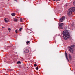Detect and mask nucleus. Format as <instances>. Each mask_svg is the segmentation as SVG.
I'll use <instances>...</instances> for the list:
<instances>
[{"label": "nucleus", "instance_id": "obj_13", "mask_svg": "<svg viewBox=\"0 0 75 75\" xmlns=\"http://www.w3.org/2000/svg\"><path fill=\"white\" fill-rule=\"evenodd\" d=\"M14 69H8V71H13Z\"/></svg>", "mask_w": 75, "mask_h": 75}, {"label": "nucleus", "instance_id": "obj_9", "mask_svg": "<svg viewBox=\"0 0 75 75\" xmlns=\"http://www.w3.org/2000/svg\"><path fill=\"white\" fill-rule=\"evenodd\" d=\"M69 59H71L72 57H71V56L70 54L69 55Z\"/></svg>", "mask_w": 75, "mask_h": 75}, {"label": "nucleus", "instance_id": "obj_5", "mask_svg": "<svg viewBox=\"0 0 75 75\" xmlns=\"http://www.w3.org/2000/svg\"><path fill=\"white\" fill-rule=\"evenodd\" d=\"M65 56L66 57V58L67 60L68 61V62H69V59L68 58V54H67V52H65Z\"/></svg>", "mask_w": 75, "mask_h": 75}, {"label": "nucleus", "instance_id": "obj_32", "mask_svg": "<svg viewBox=\"0 0 75 75\" xmlns=\"http://www.w3.org/2000/svg\"><path fill=\"white\" fill-rule=\"evenodd\" d=\"M35 64H37V63H36V62H35Z\"/></svg>", "mask_w": 75, "mask_h": 75}, {"label": "nucleus", "instance_id": "obj_15", "mask_svg": "<svg viewBox=\"0 0 75 75\" xmlns=\"http://www.w3.org/2000/svg\"><path fill=\"white\" fill-rule=\"evenodd\" d=\"M10 46H8L7 47V48L8 49V48H10Z\"/></svg>", "mask_w": 75, "mask_h": 75}, {"label": "nucleus", "instance_id": "obj_6", "mask_svg": "<svg viewBox=\"0 0 75 75\" xmlns=\"http://www.w3.org/2000/svg\"><path fill=\"white\" fill-rule=\"evenodd\" d=\"M4 21H5V22H6V23H8V22L9 21L8 19L7 18H5L4 19Z\"/></svg>", "mask_w": 75, "mask_h": 75}, {"label": "nucleus", "instance_id": "obj_27", "mask_svg": "<svg viewBox=\"0 0 75 75\" xmlns=\"http://www.w3.org/2000/svg\"><path fill=\"white\" fill-rule=\"evenodd\" d=\"M15 1H16L17 2V0H14Z\"/></svg>", "mask_w": 75, "mask_h": 75}, {"label": "nucleus", "instance_id": "obj_30", "mask_svg": "<svg viewBox=\"0 0 75 75\" xmlns=\"http://www.w3.org/2000/svg\"><path fill=\"white\" fill-rule=\"evenodd\" d=\"M27 68H28V67H27Z\"/></svg>", "mask_w": 75, "mask_h": 75}, {"label": "nucleus", "instance_id": "obj_33", "mask_svg": "<svg viewBox=\"0 0 75 75\" xmlns=\"http://www.w3.org/2000/svg\"><path fill=\"white\" fill-rule=\"evenodd\" d=\"M37 65H36V66H37Z\"/></svg>", "mask_w": 75, "mask_h": 75}, {"label": "nucleus", "instance_id": "obj_20", "mask_svg": "<svg viewBox=\"0 0 75 75\" xmlns=\"http://www.w3.org/2000/svg\"><path fill=\"white\" fill-rule=\"evenodd\" d=\"M59 27H60V28H61V29H62V28H63L62 26H59Z\"/></svg>", "mask_w": 75, "mask_h": 75}, {"label": "nucleus", "instance_id": "obj_18", "mask_svg": "<svg viewBox=\"0 0 75 75\" xmlns=\"http://www.w3.org/2000/svg\"><path fill=\"white\" fill-rule=\"evenodd\" d=\"M22 28H20L19 29V31H21V30H22Z\"/></svg>", "mask_w": 75, "mask_h": 75}, {"label": "nucleus", "instance_id": "obj_16", "mask_svg": "<svg viewBox=\"0 0 75 75\" xmlns=\"http://www.w3.org/2000/svg\"><path fill=\"white\" fill-rule=\"evenodd\" d=\"M36 70H38V67H36Z\"/></svg>", "mask_w": 75, "mask_h": 75}, {"label": "nucleus", "instance_id": "obj_12", "mask_svg": "<svg viewBox=\"0 0 75 75\" xmlns=\"http://www.w3.org/2000/svg\"><path fill=\"white\" fill-rule=\"evenodd\" d=\"M17 64H21V62L20 61L18 62Z\"/></svg>", "mask_w": 75, "mask_h": 75}, {"label": "nucleus", "instance_id": "obj_25", "mask_svg": "<svg viewBox=\"0 0 75 75\" xmlns=\"http://www.w3.org/2000/svg\"><path fill=\"white\" fill-rule=\"evenodd\" d=\"M30 41H28V43L29 44V45H30Z\"/></svg>", "mask_w": 75, "mask_h": 75}, {"label": "nucleus", "instance_id": "obj_31", "mask_svg": "<svg viewBox=\"0 0 75 75\" xmlns=\"http://www.w3.org/2000/svg\"><path fill=\"white\" fill-rule=\"evenodd\" d=\"M51 0H49V1H50Z\"/></svg>", "mask_w": 75, "mask_h": 75}, {"label": "nucleus", "instance_id": "obj_3", "mask_svg": "<svg viewBox=\"0 0 75 75\" xmlns=\"http://www.w3.org/2000/svg\"><path fill=\"white\" fill-rule=\"evenodd\" d=\"M74 47H75V45H71V46H70L69 47V50L70 52H73V51H74Z\"/></svg>", "mask_w": 75, "mask_h": 75}, {"label": "nucleus", "instance_id": "obj_2", "mask_svg": "<svg viewBox=\"0 0 75 75\" xmlns=\"http://www.w3.org/2000/svg\"><path fill=\"white\" fill-rule=\"evenodd\" d=\"M75 10V7L71 8H70L67 11V14L69 16H70L72 12H74Z\"/></svg>", "mask_w": 75, "mask_h": 75}, {"label": "nucleus", "instance_id": "obj_1", "mask_svg": "<svg viewBox=\"0 0 75 75\" xmlns=\"http://www.w3.org/2000/svg\"><path fill=\"white\" fill-rule=\"evenodd\" d=\"M63 37L65 40H68L70 38V34L68 30H65L63 32Z\"/></svg>", "mask_w": 75, "mask_h": 75}, {"label": "nucleus", "instance_id": "obj_7", "mask_svg": "<svg viewBox=\"0 0 75 75\" xmlns=\"http://www.w3.org/2000/svg\"><path fill=\"white\" fill-rule=\"evenodd\" d=\"M13 20L14 21H15V22H17L18 21V19H17L16 18H13Z\"/></svg>", "mask_w": 75, "mask_h": 75}, {"label": "nucleus", "instance_id": "obj_14", "mask_svg": "<svg viewBox=\"0 0 75 75\" xmlns=\"http://www.w3.org/2000/svg\"><path fill=\"white\" fill-rule=\"evenodd\" d=\"M20 21L21 22H23V19L21 18L20 19Z\"/></svg>", "mask_w": 75, "mask_h": 75}, {"label": "nucleus", "instance_id": "obj_21", "mask_svg": "<svg viewBox=\"0 0 75 75\" xmlns=\"http://www.w3.org/2000/svg\"><path fill=\"white\" fill-rule=\"evenodd\" d=\"M73 4L74 6H75V1L73 2Z\"/></svg>", "mask_w": 75, "mask_h": 75}, {"label": "nucleus", "instance_id": "obj_10", "mask_svg": "<svg viewBox=\"0 0 75 75\" xmlns=\"http://www.w3.org/2000/svg\"><path fill=\"white\" fill-rule=\"evenodd\" d=\"M64 25V24L63 23H62L59 25V26L63 27V26Z\"/></svg>", "mask_w": 75, "mask_h": 75}, {"label": "nucleus", "instance_id": "obj_26", "mask_svg": "<svg viewBox=\"0 0 75 75\" xmlns=\"http://www.w3.org/2000/svg\"><path fill=\"white\" fill-rule=\"evenodd\" d=\"M34 67H36V64H34Z\"/></svg>", "mask_w": 75, "mask_h": 75}, {"label": "nucleus", "instance_id": "obj_11", "mask_svg": "<svg viewBox=\"0 0 75 75\" xmlns=\"http://www.w3.org/2000/svg\"><path fill=\"white\" fill-rule=\"evenodd\" d=\"M15 15L16 14H15V13H13L11 14V16H15Z\"/></svg>", "mask_w": 75, "mask_h": 75}, {"label": "nucleus", "instance_id": "obj_4", "mask_svg": "<svg viewBox=\"0 0 75 75\" xmlns=\"http://www.w3.org/2000/svg\"><path fill=\"white\" fill-rule=\"evenodd\" d=\"M65 16H63L59 19V21H60V22H62V21L65 20Z\"/></svg>", "mask_w": 75, "mask_h": 75}, {"label": "nucleus", "instance_id": "obj_22", "mask_svg": "<svg viewBox=\"0 0 75 75\" xmlns=\"http://www.w3.org/2000/svg\"><path fill=\"white\" fill-rule=\"evenodd\" d=\"M52 0L53 1H55V0H56V1H59V0Z\"/></svg>", "mask_w": 75, "mask_h": 75}, {"label": "nucleus", "instance_id": "obj_24", "mask_svg": "<svg viewBox=\"0 0 75 75\" xmlns=\"http://www.w3.org/2000/svg\"><path fill=\"white\" fill-rule=\"evenodd\" d=\"M74 24H72V25H71V26H72V27H73V26H74Z\"/></svg>", "mask_w": 75, "mask_h": 75}, {"label": "nucleus", "instance_id": "obj_17", "mask_svg": "<svg viewBox=\"0 0 75 75\" xmlns=\"http://www.w3.org/2000/svg\"><path fill=\"white\" fill-rule=\"evenodd\" d=\"M15 32L16 33H18V31H17V30H15Z\"/></svg>", "mask_w": 75, "mask_h": 75}, {"label": "nucleus", "instance_id": "obj_28", "mask_svg": "<svg viewBox=\"0 0 75 75\" xmlns=\"http://www.w3.org/2000/svg\"><path fill=\"white\" fill-rule=\"evenodd\" d=\"M5 75H8V74H5Z\"/></svg>", "mask_w": 75, "mask_h": 75}, {"label": "nucleus", "instance_id": "obj_23", "mask_svg": "<svg viewBox=\"0 0 75 75\" xmlns=\"http://www.w3.org/2000/svg\"><path fill=\"white\" fill-rule=\"evenodd\" d=\"M8 31H10V30H11V29H10V28H8Z\"/></svg>", "mask_w": 75, "mask_h": 75}, {"label": "nucleus", "instance_id": "obj_19", "mask_svg": "<svg viewBox=\"0 0 75 75\" xmlns=\"http://www.w3.org/2000/svg\"><path fill=\"white\" fill-rule=\"evenodd\" d=\"M26 44L27 45H28V41H27L26 42Z\"/></svg>", "mask_w": 75, "mask_h": 75}, {"label": "nucleus", "instance_id": "obj_8", "mask_svg": "<svg viewBox=\"0 0 75 75\" xmlns=\"http://www.w3.org/2000/svg\"><path fill=\"white\" fill-rule=\"evenodd\" d=\"M24 51L25 53H28V50H26Z\"/></svg>", "mask_w": 75, "mask_h": 75}, {"label": "nucleus", "instance_id": "obj_29", "mask_svg": "<svg viewBox=\"0 0 75 75\" xmlns=\"http://www.w3.org/2000/svg\"><path fill=\"white\" fill-rule=\"evenodd\" d=\"M2 27V28H4V27Z\"/></svg>", "mask_w": 75, "mask_h": 75}]
</instances>
